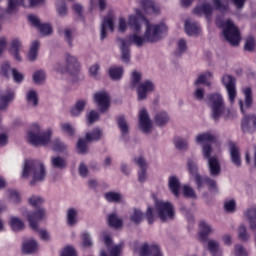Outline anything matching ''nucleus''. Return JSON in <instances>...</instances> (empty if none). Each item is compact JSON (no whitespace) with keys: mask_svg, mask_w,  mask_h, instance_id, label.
Returning <instances> with one entry per match:
<instances>
[{"mask_svg":"<svg viewBox=\"0 0 256 256\" xmlns=\"http://www.w3.org/2000/svg\"><path fill=\"white\" fill-rule=\"evenodd\" d=\"M94 101L97 104L100 113L109 111V107H111V99L109 98V94H107V92L101 91L95 93Z\"/></svg>","mask_w":256,"mask_h":256,"instance_id":"nucleus-14","label":"nucleus"},{"mask_svg":"<svg viewBox=\"0 0 256 256\" xmlns=\"http://www.w3.org/2000/svg\"><path fill=\"white\" fill-rule=\"evenodd\" d=\"M130 221H132V223H135V225H139V223L143 221V212L135 208L133 210V213L130 215Z\"/></svg>","mask_w":256,"mask_h":256,"instance_id":"nucleus-45","label":"nucleus"},{"mask_svg":"<svg viewBox=\"0 0 256 256\" xmlns=\"http://www.w3.org/2000/svg\"><path fill=\"white\" fill-rule=\"evenodd\" d=\"M208 250L212 256H223V250L219 246V242L215 240L208 241Z\"/></svg>","mask_w":256,"mask_h":256,"instance_id":"nucleus-32","label":"nucleus"},{"mask_svg":"<svg viewBox=\"0 0 256 256\" xmlns=\"http://www.w3.org/2000/svg\"><path fill=\"white\" fill-rule=\"evenodd\" d=\"M222 85H224L227 90L229 103L233 105V103H235V99H237V85L235 77L228 74L224 75L222 77Z\"/></svg>","mask_w":256,"mask_h":256,"instance_id":"nucleus-11","label":"nucleus"},{"mask_svg":"<svg viewBox=\"0 0 256 256\" xmlns=\"http://www.w3.org/2000/svg\"><path fill=\"white\" fill-rule=\"evenodd\" d=\"M45 79H47V75L45 74V71L38 70V71L34 72L33 81L36 85H41V83H43V81H45Z\"/></svg>","mask_w":256,"mask_h":256,"instance_id":"nucleus-46","label":"nucleus"},{"mask_svg":"<svg viewBox=\"0 0 256 256\" xmlns=\"http://www.w3.org/2000/svg\"><path fill=\"white\" fill-rule=\"evenodd\" d=\"M134 163L138 165L140 170L138 171L139 183H145L147 181V161L142 156L134 158Z\"/></svg>","mask_w":256,"mask_h":256,"instance_id":"nucleus-20","label":"nucleus"},{"mask_svg":"<svg viewBox=\"0 0 256 256\" xmlns=\"http://www.w3.org/2000/svg\"><path fill=\"white\" fill-rule=\"evenodd\" d=\"M139 125L142 129H151V118L147 109L143 108L138 114Z\"/></svg>","mask_w":256,"mask_h":256,"instance_id":"nucleus-24","label":"nucleus"},{"mask_svg":"<svg viewBox=\"0 0 256 256\" xmlns=\"http://www.w3.org/2000/svg\"><path fill=\"white\" fill-rule=\"evenodd\" d=\"M183 195L189 199H195L197 197L193 188L187 185L183 187Z\"/></svg>","mask_w":256,"mask_h":256,"instance_id":"nucleus-56","label":"nucleus"},{"mask_svg":"<svg viewBox=\"0 0 256 256\" xmlns=\"http://www.w3.org/2000/svg\"><path fill=\"white\" fill-rule=\"evenodd\" d=\"M187 165L190 175L195 176V182L198 189H203V187L207 185L209 191H217V182L207 176L202 177L197 174V164H195L193 160H188Z\"/></svg>","mask_w":256,"mask_h":256,"instance_id":"nucleus-6","label":"nucleus"},{"mask_svg":"<svg viewBox=\"0 0 256 256\" xmlns=\"http://www.w3.org/2000/svg\"><path fill=\"white\" fill-rule=\"evenodd\" d=\"M31 174L33 175L30 182L31 185L44 181L45 165L39 160H26L23 166L22 177L27 178Z\"/></svg>","mask_w":256,"mask_h":256,"instance_id":"nucleus-3","label":"nucleus"},{"mask_svg":"<svg viewBox=\"0 0 256 256\" xmlns=\"http://www.w3.org/2000/svg\"><path fill=\"white\" fill-rule=\"evenodd\" d=\"M142 9L148 14V15H159V12L161 9L159 6L155 5V2L151 0H141Z\"/></svg>","mask_w":256,"mask_h":256,"instance_id":"nucleus-23","label":"nucleus"},{"mask_svg":"<svg viewBox=\"0 0 256 256\" xmlns=\"http://www.w3.org/2000/svg\"><path fill=\"white\" fill-rule=\"evenodd\" d=\"M56 71L59 73H69L71 77H77L81 71V64H79V61L75 56L66 54V66L61 67L58 65V67H56Z\"/></svg>","mask_w":256,"mask_h":256,"instance_id":"nucleus-10","label":"nucleus"},{"mask_svg":"<svg viewBox=\"0 0 256 256\" xmlns=\"http://www.w3.org/2000/svg\"><path fill=\"white\" fill-rule=\"evenodd\" d=\"M194 15H205L206 19H211L213 15V7L209 3H204L201 6H197L193 9Z\"/></svg>","mask_w":256,"mask_h":256,"instance_id":"nucleus-22","label":"nucleus"},{"mask_svg":"<svg viewBox=\"0 0 256 256\" xmlns=\"http://www.w3.org/2000/svg\"><path fill=\"white\" fill-rule=\"evenodd\" d=\"M37 247H38L37 241H35V240H27L26 242L23 243L22 251L26 255H31V254L37 252Z\"/></svg>","mask_w":256,"mask_h":256,"instance_id":"nucleus-31","label":"nucleus"},{"mask_svg":"<svg viewBox=\"0 0 256 256\" xmlns=\"http://www.w3.org/2000/svg\"><path fill=\"white\" fill-rule=\"evenodd\" d=\"M46 216L45 209L39 208L35 212L26 213L28 222L30 223L31 229L33 231H39V221H43Z\"/></svg>","mask_w":256,"mask_h":256,"instance_id":"nucleus-13","label":"nucleus"},{"mask_svg":"<svg viewBox=\"0 0 256 256\" xmlns=\"http://www.w3.org/2000/svg\"><path fill=\"white\" fill-rule=\"evenodd\" d=\"M43 198L41 196H31L28 199V203L29 205H31L32 207H34V209H37V207H39L40 205H43Z\"/></svg>","mask_w":256,"mask_h":256,"instance_id":"nucleus-50","label":"nucleus"},{"mask_svg":"<svg viewBox=\"0 0 256 256\" xmlns=\"http://www.w3.org/2000/svg\"><path fill=\"white\" fill-rule=\"evenodd\" d=\"M109 76L113 81H119L123 77V67H111L109 69Z\"/></svg>","mask_w":256,"mask_h":256,"instance_id":"nucleus-39","label":"nucleus"},{"mask_svg":"<svg viewBox=\"0 0 256 256\" xmlns=\"http://www.w3.org/2000/svg\"><path fill=\"white\" fill-rule=\"evenodd\" d=\"M212 3L217 11H227V6L221 0H212Z\"/></svg>","mask_w":256,"mask_h":256,"instance_id":"nucleus-64","label":"nucleus"},{"mask_svg":"<svg viewBox=\"0 0 256 256\" xmlns=\"http://www.w3.org/2000/svg\"><path fill=\"white\" fill-rule=\"evenodd\" d=\"M77 215H79V211L75 208H69L66 213V221L67 225L69 227H74V225H77V222L79 221L77 219Z\"/></svg>","mask_w":256,"mask_h":256,"instance_id":"nucleus-28","label":"nucleus"},{"mask_svg":"<svg viewBox=\"0 0 256 256\" xmlns=\"http://www.w3.org/2000/svg\"><path fill=\"white\" fill-rule=\"evenodd\" d=\"M23 3H25V0H8L7 12L15 13V11H17V7H19V5H23Z\"/></svg>","mask_w":256,"mask_h":256,"instance_id":"nucleus-47","label":"nucleus"},{"mask_svg":"<svg viewBox=\"0 0 256 256\" xmlns=\"http://www.w3.org/2000/svg\"><path fill=\"white\" fill-rule=\"evenodd\" d=\"M88 123L92 124L95 123V121H99V112L92 110L89 114H88Z\"/></svg>","mask_w":256,"mask_h":256,"instance_id":"nucleus-62","label":"nucleus"},{"mask_svg":"<svg viewBox=\"0 0 256 256\" xmlns=\"http://www.w3.org/2000/svg\"><path fill=\"white\" fill-rule=\"evenodd\" d=\"M184 29L189 36L199 35V33H201V27L199 26V23L192 20L185 21Z\"/></svg>","mask_w":256,"mask_h":256,"instance_id":"nucleus-25","label":"nucleus"},{"mask_svg":"<svg viewBox=\"0 0 256 256\" xmlns=\"http://www.w3.org/2000/svg\"><path fill=\"white\" fill-rule=\"evenodd\" d=\"M28 21L33 27H36V29L39 30L41 35H51V33H53L51 24L41 23V20H39L35 15H28Z\"/></svg>","mask_w":256,"mask_h":256,"instance_id":"nucleus-16","label":"nucleus"},{"mask_svg":"<svg viewBox=\"0 0 256 256\" xmlns=\"http://www.w3.org/2000/svg\"><path fill=\"white\" fill-rule=\"evenodd\" d=\"M116 123L119 129H129V126L127 125V119H125V115L118 116L116 118Z\"/></svg>","mask_w":256,"mask_h":256,"instance_id":"nucleus-57","label":"nucleus"},{"mask_svg":"<svg viewBox=\"0 0 256 256\" xmlns=\"http://www.w3.org/2000/svg\"><path fill=\"white\" fill-rule=\"evenodd\" d=\"M103 137V131L99 129H94L86 133L85 138H80L76 144V149L80 155H85L87 153V143L91 141H99Z\"/></svg>","mask_w":256,"mask_h":256,"instance_id":"nucleus-9","label":"nucleus"},{"mask_svg":"<svg viewBox=\"0 0 256 256\" xmlns=\"http://www.w3.org/2000/svg\"><path fill=\"white\" fill-rule=\"evenodd\" d=\"M120 49L122 53V61L125 63H129V60L131 59V50L129 49V44H127V40L120 39Z\"/></svg>","mask_w":256,"mask_h":256,"instance_id":"nucleus-30","label":"nucleus"},{"mask_svg":"<svg viewBox=\"0 0 256 256\" xmlns=\"http://www.w3.org/2000/svg\"><path fill=\"white\" fill-rule=\"evenodd\" d=\"M196 143L203 145L202 153L203 157L208 160L210 175H212V177H217V175L221 173V165L215 156L211 157V151H213L211 145L217 143V137L210 133L199 134L196 137Z\"/></svg>","mask_w":256,"mask_h":256,"instance_id":"nucleus-2","label":"nucleus"},{"mask_svg":"<svg viewBox=\"0 0 256 256\" xmlns=\"http://www.w3.org/2000/svg\"><path fill=\"white\" fill-rule=\"evenodd\" d=\"M52 149L53 151H57L58 153H63L65 149H67V146L65 143L61 142L59 139H56L52 142Z\"/></svg>","mask_w":256,"mask_h":256,"instance_id":"nucleus-49","label":"nucleus"},{"mask_svg":"<svg viewBox=\"0 0 256 256\" xmlns=\"http://www.w3.org/2000/svg\"><path fill=\"white\" fill-rule=\"evenodd\" d=\"M230 159L236 167H241V153L234 142H229Z\"/></svg>","mask_w":256,"mask_h":256,"instance_id":"nucleus-21","label":"nucleus"},{"mask_svg":"<svg viewBox=\"0 0 256 256\" xmlns=\"http://www.w3.org/2000/svg\"><path fill=\"white\" fill-rule=\"evenodd\" d=\"M245 215L250 223V229L251 231H256V206L248 209L246 212H245Z\"/></svg>","mask_w":256,"mask_h":256,"instance_id":"nucleus-33","label":"nucleus"},{"mask_svg":"<svg viewBox=\"0 0 256 256\" xmlns=\"http://www.w3.org/2000/svg\"><path fill=\"white\" fill-rule=\"evenodd\" d=\"M14 97L15 94L11 91H8L5 95H0V111L5 110L10 101H13Z\"/></svg>","mask_w":256,"mask_h":256,"instance_id":"nucleus-35","label":"nucleus"},{"mask_svg":"<svg viewBox=\"0 0 256 256\" xmlns=\"http://www.w3.org/2000/svg\"><path fill=\"white\" fill-rule=\"evenodd\" d=\"M244 49L246 51H249L250 53L255 51V38L254 37H248L246 39Z\"/></svg>","mask_w":256,"mask_h":256,"instance_id":"nucleus-53","label":"nucleus"},{"mask_svg":"<svg viewBox=\"0 0 256 256\" xmlns=\"http://www.w3.org/2000/svg\"><path fill=\"white\" fill-rule=\"evenodd\" d=\"M10 226L13 231H23V229H25V223L17 217L10 218Z\"/></svg>","mask_w":256,"mask_h":256,"instance_id":"nucleus-40","label":"nucleus"},{"mask_svg":"<svg viewBox=\"0 0 256 256\" xmlns=\"http://www.w3.org/2000/svg\"><path fill=\"white\" fill-rule=\"evenodd\" d=\"M234 253L236 256H247V251H245V248L243 245L237 244L234 248Z\"/></svg>","mask_w":256,"mask_h":256,"instance_id":"nucleus-63","label":"nucleus"},{"mask_svg":"<svg viewBox=\"0 0 256 256\" xmlns=\"http://www.w3.org/2000/svg\"><path fill=\"white\" fill-rule=\"evenodd\" d=\"M155 211L159 219L163 222L170 221L175 218V208H173V204H171V202L156 200Z\"/></svg>","mask_w":256,"mask_h":256,"instance_id":"nucleus-8","label":"nucleus"},{"mask_svg":"<svg viewBox=\"0 0 256 256\" xmlns=\"http://www.w3.org/2000/svg\"><path fill=\"white\" fill-rule=\"evenodd\" d=\"M51 130L33 129L29 130L26 141L33 147H45L51 143Z\"/></svg>","mask_w":256,"mask_h":256,"instance_id":"nucleus-4","label":"nucleus"},{"mask_svg":"<svg viewBox=\"0 0 256 256\" xmlns=\"http://www.w3.org/2000/svg\"><path fill=\"white\" fill-rule=\"evenodd\" d=\"M140 256H163V252H161V248L157 244H149L145 243L140 247L139 250Z\"/></svg>","mask_w":256,"mask_h":256,"instance_id":"nucleus-18","label":"nucleus"},{"mask_svg":"<svg viewBox=\"0 0 256 256\" xmlns=\"http://www.w3.org/2000/svg\"><path fill=\"white\" fill-rule=\"evenodd\" d=\"M174 145L179 151H185L189 147V142L187 141V139H183L177 136L174 138Z\"/></svg>","mask_w":256,"mask_h":256,"instance_id":"nucleus-41","label":"nucleus"},{"mask_svg":"<svg viewBox=\"0 0 256 256\" xmlns=\"http://www.w3.org/2000/svg\"><path fill=\"white\" fill-rule=\"evenodd\" d=\"M61 256H77L75 248L72 246H66L61 253Z\"/></svg>","mask_w":256,"mask_h":256,"instance_id":"nucleus-60","label":"nucleus"},{"mask_svg":"<svg viewBox=\"0 0 256 256\" xmlns=\"http://www.w3.org/2000/svg\"><path fill=\"white\" fill-rule=\"evenodd\" d=\"M51 165L55 169H65V167H67V162L62 157H52Z\"/></svg>","mask_w":256,"mask_h":256,"instance_id":"nucleus-44","label":"nucleus"},{"mask_svg":"<svg viewBox=\"0 0 256 256\" xmlns=\"http://www.w3.org/2000/svg\"><path fill=\"white\" fill-rule=\"evenodd\" d=\"M222 29L224 39L230 43L232 47H237L239 43H241V32H239V28L235 26L231 19L223 22Z\"/></svg>","mask_w":256,"mask_h":256,"instance_id":"nucleus-5","label":"nucleus"},{"mask_svg":"<svg viewBox=\"0 0 256 256\" xmlns=\"http://www.w3.org/2000/svg\"><path fill=\"white\" fill-rule=\"evenodd\" d=\"M27 101L32 103L34 106L38 105L39 98L37 97V92L34 90L29 91L27 94Z\"/></svg>","mask_w":256,"mask_h":256,"instance_id":"nucleus-55","label":"nucleus"},{"mask_svg":"<svg viewBox=\"0 0 256 256\" xmlns=\"http://www.w3.org/2000/svg\"><path fill=\"white\" fill-rule=\"evenodd\" d=\"M155 89V85L150 80L140 83L137 87L138 101L147 99V93H151Z\"/></svg>","mask_w":256,"mask_h":256,"instance_id":"nucleus-19","label":"nucleus"},{"mask_svg":"<svg viewBox=\"0 0 256 256\" xmlns=\"http://www.w3.org/2000/svg\"><path fill=\"white\" fill-rule=\"evenodd\" d=\"M113 12H109L106 17L103 18L102 24H101V33H100V39L101 41H104L107 37V30L109 29L111 33L115 31V23L113 22Z\"/></svg>","mask_w":256,"mask_h":256,"instance_id":"nucleus-17","label":"nucleus"},{"mask_svg":"<svg viewBox=\"0 0 256 256\" xmlns=\"http://www.w3.org/2000/svg\"><path fill=\"white\" fill-rule=\"evenodd\" d=\"M103 241L107 247L109 256L121 255L123 244L113 245V240L111 239V236L106 232H103ZM100 256H107V252L105 250H101Z\"/></svg>","mask_w":256,"mask_h":256,"instance_id":"nucleus-12","label":"nucleus"},{"mask_svg":"<svg viewBox=\"0 0 256 256\" xmlns=\"http://www.w3.org/2000/svg\"><path fill=\"white\" fill-rule=\"evenodd\" d=\"M238 237L244 242L249 241V233H247V228L245 225H241L238 228Z\"/></svg>","mask_w":256,"mask_h":256,"instance_id":"nucleus-52","label":"nucleus"},{"mask_svg":"<svg viewBox=\"0 0 256 256\" xmlns=\"http://www.w3.org/2000/svg\"><path fill=\"white\" fill-rule=\"evenodd\" d=\"M104 198L108 203H119L121 201V193L118 192H106Z\"/></svg>","mask_w":256,"mask_h":256,"instance_id":"nucleus-43","label":"nucleus"},{"mask_svg":"<svg viewBox=\"0 0 256 256\" xmlns=\"http://www.w3.org/2000/svg\"><path fill=\"white\" fill-rule=\"evenodd\" d=\"M154 121L158 127H163V125L169 123V114L165 111L158 112L154 117Z\"/></svg>","mask_w":256,"mask_h":256,"instance_id":"nucleus-36","label":"nucleus"},{"mask_svg":"<svg viewBox=\"0 0 256 256\" xmlns=\"http://www.w3.org/2000/svg\"><path fill=\"white\" fill-rule=\"evenodd\" d=\"M210 109L211 117L214 121H219L221 116L225 113V100L220 93H212L207 96Z\"/></svg>","mask_w":256,"mask_h":256,"instance_id":"nucleus-7","label":"nucleus"},{"mask_svg":"<svg viewBox=\"0 0 256 256\" xmlns=\"http://www.w3.org/2000/svg\"><path fill=\"white\" fill-rule=\"evenodd\" d=\"M19 51H21V41L15 38L11 42L9 53L15 57L16 61H21V56L19 55Z\"/></svg>","mask_w":256,"mask_h":256,"instance_id":"nucleus-29","label":"nucleus"},{"mask_svg":"<svg viewBox=\"0 0 256 256\" xmlns=\"http://www.w3.org/2000/svg\"><path fill=\"white\" fill-rule=\"evenodd\" d=\"M140 81H141V73L134 71L131 77V88L135 89V87L139 85Z\"/></svg>","mask_w":256,"mask_h":256,"instance_id":"nucleus-54","label":"nucleus"},{"mask_svg":"<svg viewBox=\"0 0 256 256\" xmlns=\"http://www.w3.org/2000/svg\"><path fill=\"white\" fill-rule=\"evenodd\" d=\"M9 71H11V65H9L8 62L2 64L0 69V75H2V77H5L6 79H9Z\"/></svg>","mask_w":256,"mask_h":256,"instance_id":"nucleus-58","label":"nucleus"},{"mask_svg":"<svg viewBox=\"0 0 256 256\" xmlns=\"http://www.w3.org/2000/svg\"><path fill=\"white\" fill-rule=\"evenodd\" d=\"M239 107L242 115H244L241 122L242 129H256V115L245 114V104L243 100H239Z\"/></svg>","mask_w":256,"mask_h":256,"instance_id":"nucleus-15","label":"nucleus"},{"mask_svg":"<svg viewBox=\"0 0 256 256\" xmlns=\"http://www.w3.org/2000/svg\"><path fill=\"white\" fill-rule=\"evenodd\" d=\"M211 72H206V74H201L198 76V79L195 81V85H203L207 82V77H212Z\"/></svg>","mask_w":256,"mask_h":256,"instance_id":"nucleus-59","label":"nucleus"},{"mask_svg":"<svg viewBox=\"0 0 256 256\" xmlns=\"http://www.w3.org/2000/svg\"><path fill=\"white\" fill-rule=\"evenodd\" d=\"M8 193L11 203H14L15 205H17V203H21V195L17 190H9Z\"/></svg>","mask_w":256,"mask_h":256,"instance_id":"nucleus-51","label":"nucleus"},{"mask_svg":"<svg viewBox=\"0 0 256 256\" xmlns=\"http://www.w3.org/2000/svg\"><path fill=\"white\" fill-rule=\"evenodd\" d=\"M128 25L134 34L128 36L127 45L134 43L136 47H143V43H157L161 41V35L167 33L165 23L151 24L141 10L136 9V15H130Z\"/></svg>","mask_w":256,"mask_h":256,"instance_id":"nucleus-1","label":"nucleus"},{"mask_svg":"<svg viewBox=\"0 0 256 256\" xmlns=\"http://www.w3.org/2000/svg\"><path fill=\"white\" fill-rule=\"evenodd\" d=\"M200 231L198 234V239L200 241H207V237H209L210 233H213V228L207 222L201 221L199 224Z\"/></svg>","mask_w":256,"mask_h":256,"instance_id":"nucleus-26","label":"nucleus"},{"mask_svg":"<svg viewBox=\"0 0 256 256\" xmlns=\"http://www.w3.org/2000/svg\"><path fill=\"white\" fill-rule=\"evenodd\" d=\"M57 7V13L60 17H65L67 15V4L65 3V0H59L56 3Z\"/></svg>","mask_w":256,"mask_h":256,"instance_id":"nucleus-48","label":"nucleus"},{"mask_svg":"<svg viewBox=\"0 0 256 256\" xmlns=\"http://www.w3.org/2000/svg\"><path fill=\"white\" fill-rule=\"evenodd\" d=\"M107 221L110 227H114V229H119L123 227V220L117 217V213H112L107 216Z\"/></svg>","mask_w":256,"mask_h":256,"instance_id":"nucleus-34","label":"nucleus"},{"mask_svg":"<svg viewBox=\"0 0 256 256\" xmlns=\"http://www.w3.org/2000/svg\"><path fill=\"white\" fill-rule=\"evenodd\" d=\"M168 187L171 193L175 195V197H179V190L181 189V183L177 176H170L168 180Z\"/></svg>","mask_w":256,"mask_h":256,"instance_id":"nucleus-27","label":"nucleus"},{"mask_svg":"<svg viewBox=\"0 0 256 256\" xmlns=\"http://www.w3.org/2000/svg\"><path fill=\"white\" fill-rule=\"evenodd\" d=\"M85 105H86L85 100L77 101L74 107L70 109V115H72V117H79V115L83 113V110L85 109Z\"/></svg>","mask_w":256,"mask_h":256,"instance_id":"nucleus-37","label":"nucleus"},{"mask_svg":"<svg viewBox=\"0 0 256 256\" xmlns=\"http://www.w3.org/2000/svg\"><path fill=\"white\" fill-rule=\"evenodd\" d=\"M243 95L245 96V100H244L245 108L251 109L253 105V90H251V87L244 88Z\"/></svg>","mask_w":256,"mask_h":256,"instance_id":"nucleus-38","label":"nucleus"},{"mask_svg":"<svg viewBox=\"0 0 256 256\" xmlns=\"http://www.w3.org/2000/svg\"><path fill=\"white\" fill-rule=\"evenodd\" d=\"M38 53H39V41H34L32 42L29 53H28L29 61H35V59H37Z\"/></svg>","mask_w":256,"mask_h":256,"instance_id":"nucleus-42","label":"nucleus"},{"mask_svg":"<svg viewBox=\"0 0 256 256\" xmlns=\"http://www.w3.org/2000/svg\"><path fill=\"white\" fill-rule=\"evenodd\" d=\"M235 200H229L224 203V209L227 213H233L235 211Z\"/></svg>","mask_w":256,"mask_h":256,"instance_id":"nucleus-61","label":"nucleus"}]
</instances>
